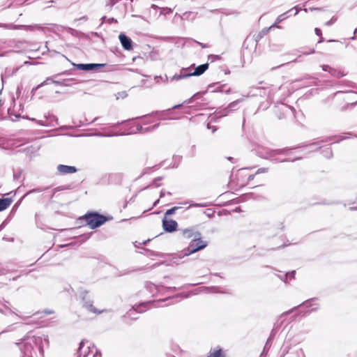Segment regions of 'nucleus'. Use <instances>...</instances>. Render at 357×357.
Segmentation results:
<instances>
[{
	"instance_id": "nucleus-17",
	"label": "nucleus",
	"mask_w": 357,
	"mask_h": 357,
	"mask_svg": "<svg viewBox=\"0 0 357 357\" xmlns=\"http://www.w3.org/2000/svg\"><path fill=\"white\" fill-rule=\"evenodd\" d=\"M183 236L185 238H195V232H193V230L192 229H185L182 231Z\"/></svg>"
},
{
	"instance_id": "nucleus-44",
	"label": "nucleus",
	"mask_w": 357,
	"mask_h": 357,
	"mask_svg": "<svg viewBox=\"0 0 357 357\" xmlns=\"http://www.w3.org/2000/svg\"><path fill=\"white\" fill-rule=\"evenodd\" d=\"M44 312L46 314H52L54 312L52 311V310H45L44 311Z\"/></svg>"
},
{
	"instance_id": "nucleus-55",
	"label": "nucleus",
	"mask_w": 357,
	"mask_h": 357,
	"mask_svg": "<svg viewBox=\"0 0 357 357\" xmlns=\"http://www.w3.org/2000/svg\"><path fill=\"white\" fill-rule=\"evenodd\" d=\"M89 356V353L86 354V351H84V357H87Z\"/></svg>"
},
{
	"instance_id": "nucleus-64",
	"label": "nucleus",
	"mask_w": 357,
	"mask_h": 357,
	"mask_svg": "<svg viewBox=\"0 0 357 357\" xmlns=\"http://www.w3.org/2000/svg\"><path fill=\"white\" fill-rule=\"evenodd\" d=\"M303 10H304L305 12H307V8H304V9H303Z\"/></svg>"
},
{
	"instance_id": "nucleus-61",
	"label": "nucleus",
	"mask_w": 357,
	"mask_h": 357,
	"mask_svg": "<svg viewBox=\"0 0 357 357\" xmlns=\"http://www.w3.org/2000/svg\"><path fill=\"white\" fill-rule=\"evenodd\" d=\"M351 40H355L356 39V36H354L353 37L351 38Z\"/></svg>"
},
{
	"instance_id": "nucleus-28",
	"label": "nucleus",
	"mask_w": 357,
	"mask_h": 357,
	"mask_svg": "<svg viewBox=\"0 0 357 357\" xmlns=\"http://www.w3.org/2000/svg\"><path fill=\"white\" fill-rule=\"evenodd\" d=\"M66 189H68V187H66V186H59V187H57L56 188L54 189V192H53V194L52 195V197L54 195V194L58 192V191H61V190H66Z\"/></svg>"
},
{
	"instance_id": "nucleus-58",
	"label": "nucleus",
	"mask_w": 357,
	"mask_h": 357,
	"mask_svg": "<svg viewBox=\"0 0 357 357\" xmlns=\"http://www.w3.org/2000/svg\"><path fill=\"white\" fill-rule=\"evenodd\" d=\"M257 40H259V39L261 38L262 37H260V35H259V34H258V36H257Z\"/></svg>"
},
{
	"instance_id": "nucleus-29",
	"label": "nucleus",
	"mask_w": 357,
	"mask_h": 357,
	"mask_svg": "<svg viewBox=\"0 0 357 357\" xmlns=\"http://www.w3.org/2000/svg\"><path fill=\"white\" fill-rule=\"evenodd\" d=\"M337 20V18L335 17H333L330 20H328V22H326L325 23V25L326 26H331L332 24H333Z\"/></svg>"
},
{
	"instance_id": "nucleus-13",
	"label": "nucleus",
	"mask_w": 357,
	"mask_h": 357,
	"mask_svg": "<svg viewBox=\"0 0 357 357\" xmlns=\"http://www.w3.org/2000/svg\"><path fill=\"white\" fill-rule=\"evenodd\" d=\"M199 96V93H195L192 98H189L188 100H185L182 104L176 105L174 107H172L171 109H168L167 110H163V111H161V112H155V114H165L166 112L170 111L171 109H178V108L181 107L185 103H187V104L191 103L192 102V100L193 98H197Z\"/></svg>"
},
{
	"instance_id": "nucleus-14",
	"label": "nucleus",
	"mask_w": 357,
	"mask_h": 357,
	"mask_svg": "<svg viewBox=\"0 0 357 357\" xmlns=\"http://www.w3.org/2000/svg\"><path fill=\"white\" fill-rule=\"evenodd\" d=\"M294 9L296 10V11L294 13L295 15L298 14L299 10H301V9H298L297 6L294 7L293 8H291V9L289 10L288 11H287L286 13H284L280 15L277 17L275 23L274 24H275V26H278L277 24H279V23L282 22L283 20H284L285 19H287L288 17L287 14L291 12Z\"/></svg>"
},
{
	"instance_id": "nucleus-22",
	"label": "nucleus",
	"mask_w": 357,
	"mask_h": 357,
	"mask_svg": "<svg viewBox=\"0 0 357 357\" xmlns=\"http://www.w3.org/2000/svg\"><path fill=\"white\" fill-rule=\"evenodd\" d=\"M181 207L180 206H174L170 209H168L166 212H165V216L166 217L167 215H172L174 214L176 211H178V209H180Z\"/></svg>"
},
{
	"instance_id": "nucleus-47",
	"label": "nucleus",
	"mask_w": 357,
	"mask_h": 357,
	"mask_svg": "<svg viewBox=\"0 0 357 357\" xmlns=\"http://www.w3.org/2000/svg\"><path fill=\"white\" fill-rule=\"evenodd\" d=\"M326 151L329 154V156L328 157H331L332 156V151L330 149H326Z\"/></svg>"
},
{
	"instance_id": "nucleus-39",
	"label": "nucleus",
	"mask_w": 357,
	"mask_h": 357,
	"mask_svg": "<svg viewBox=\"0 0 357 357\" xmlns=\"http://www.w3.org/2000/svg\"><path fill=\"white\" fill-rule=\"evenodd\" d=\"M310 10H324V8H310Z\"/></svg>"
},
{
	"instance_id": "nucleus-51",
	"label": "nucleus",
	"mask_w": 357,
	"mask_h": 357,
	"mask_svg": "<svg viewBox=\"0 0 357 357\" xmlns=\"http://www.w3.org/2000/svg\"><path fill=\"white\" fill-rule=\"evenodd\" d=\"M270 340H271V337H269V338L268 339V340H267V342H266V343L265 347H268V343H269Z\"/></svg>"
},
{
	"instance_id": "nucleus-1",
	"label": "nucleus",
	"mask_w": 357,
	"mask_h": 357,
	"mask_svg": "<svg viewBox=\"0 0 357 357\" xmlns=\"http://www.w3.org/2000/svg\"><path fill=\"white\" fill-rule=\"evenodd\" d=\"M26 357H38L37 351L43 355V339L36 336H26L17 343Z\"/></svg>"
},
{
	"instance_id": "nucleus-20",
	"label": "nucleus",
	"mask_w": 357,
	"mask_h": 357,
	"mask_svg": "<svg viewBox=\"0 0 357 357\" xmlns=\"http://www.w3.org/2000/svg\"><path fill=\"white\" fill-rule=\"evenodd\" d=\"M295 276V271H293L291 272L287 273L284 275V278H281L282 280H284L285 282H287V279L289 278L290 279L294 278Z\"/></svg>"
},
{
	"instance_id": "nucleus-12",
	"label": "nucleus",
	"mask_w": 357,
	"mask_h": 357,
	"mask_svg": "<svg viewBox=\"0 0 357 357\" xmlns=\"http://www.w3.org/2000/svg\"><path fill=\"white\" fill-rule=\"evenodd\" d=\"M189 70H190V68H183L180 71V74H175L174 76H172L170 78V80L171 81H174V80L178 81L181 79L191 77V74H188V71H189Z\"/></svg>"
},
{
	"instance_id": "nucleus-10",
	"label": "nucleus",
	"mask_w": 357,
	"mask_h": 357,
	"mask_svg": "<svg viewBox=\"0 0 357 357\" xmlns=\"http://www.w3.org/2000/svg\"><path fill=\"white\" fill-rule=\"evenodd\" d=\"M194 66L195 64L190 66L189 71H188V74H191V76H199L202 75L208 68V63H206L198 66L197 68H195V70L192 72L191 68Z\"/></svg>"
},
{
	"instance_id": "nucleus-45",
	"label": "nucleus",
	"mask_w": 357,
	"mask_h": 357,
	"mask_svg": "<svg viewBox=\"0 0 357 357\" xmlns=\"http://www.w3.org/2000/svg\"><path fill=\"white\" fill-rule=\"evenodd\" d=\"M191 149H192V156H194V155H195V145H193V146H192V148H191Z\"/></svg>"
},
{
	"instance_id": "nucleus-18",
	"label": "nucleus",
	"mask_w": 357,
	"mask_h": 357,
	"mask_svg": "<svg viewBox=\"0 0 357 357\" xmlns=\"http://www.w3.org/2000/svg\"><path fill=\"white\" fill-rule=\"evenodd\" d=\"M208 357H225L222 352V349L214 350L211 351Z\"/></svg>"
},
{
	"instance_id": "nucleus-42",
	"label": "nucleus",
	"mask_w": 357,
	"mask_h": 357,
	"mask_svg": "<svg viewBox=\"0 0 357 357\" xmlns=\"http://www.w3.org/2000/svg\"><path fill=\"white\" fill-rule=\"evenodd\" d=\"M255 174H251V175H250V176H248V180L249 181H250L253 180V179H254V178H255Z\"/></svg>"
},
{
	"instance_id": "nucleus-56",
	"label": "nucleus",
	"mask_w": 357,
	"mask_h": 357,
	"mask_svg": "<svg viewBox=\"0 0 357 357\" xmlns=\"http://www.w3.org/2000/svg\"><path fill=\"white\" fill-rule=\"evenodd\" d=\"M20 276L15 277L12 279V280H16Z\"/></svg>"
},
{
	"instance_id": "nucleus-36",
	"label": "nucleus",
	"mask_w": 357,
	"mask_h": 357,
	"mask_svg": "<svg viewBox=\"0 0 357 357\" xmlns=\"http://www.w3.org/2000/svg\"><path fill=\"white\" fill-rule=\"evenodd\" d=\"M196 43H197L199 45H200L202 48H206V47H208V45H206V44L202 43H199V42H197V41H196Z\"/></svg>"
},
{
	"instance_id": "nucleus-19",
	"label": "nucleus",
	"mask_w": 357,
	"mask_h": 357,
	"mask_svg": "<svg viewBox=\"0 0 357 357\" xmlns=\"http://www.w3.org/2000/svg\"><path fill=\"white\" fill-rule=\"evenodd\" d=\"M315 298H312V299H310V300H307L305 301H304L301 305L297 306V307H294V308H292L291 310L287 312V314H289L291 312H292L295 309H296L297 307L301 306V305H303V306H305L307 307H309L310 306H311V302L312 301H314Z\"/></svg>"
},
{
	"instance_id": "nucleus-4",
	"label": "nucleus",
	"mask_w": 357,
	"mask_h": 357,
	"mask_svg": "<svg viewBox=\"0 0 357 357\" xmlns=\"http://www.w3.org/2000/svg\"><path fill=\"white\" fill-rule=\"evenodd\" d=\"M288 149H277V150H266L264 152H259V155L264 159L271 160L275 162H289L290 160L289 159H282L280 160L277 158L275 156L279 154L286 153Z\"/></svg>"
},
{
	"instance_id": "nucleus-30",
	"label": "nucleus",
	"mask_w": 357,
	"mask_h": 357,
	"mask_svg": "<svg viewBox=\"0 0 357 357\" xmlns=\"http://www.w3.org/2000/svg\"><path fill=\"white\" fill-rule=\"evenodd\" d=\"M45 189H43V188H35V189L31 190L29 192H27V193L26 195H29V194H31L33 192H40L43 191Z\"/></svg>"
},
{
	"instance_id": "nucleus-33",
	"label": "nucleus",
	"mask_w": 357,
	"mask_h": 357,
	"mask_svg": "<svg viewBox=\"0 0 357 357\" xmlns=\"http://www.w3.org/2000/svg\"><path fill=\"white\" fill-rule=\"evenodd\" d=\"M146 288L149 289L150 290V291H153V289H156V286L153 284H148L146 285Z\"/></svg>"
},
{
	"instance_id": "nucleus-23",
	"label": "nucleus",
	"mask_w": 357,
	"mask_h": 357,
	"mask_svg": "<svg viewBox=\"0 0 357 357\" xmlns=\"http://www.w3.org/2000/svg\"><path fill=\"white\" fill-rule=\"evenodd\" d=\"M50 79V77H47L46 79V80H45L43 82H42L41 84H38L37 86L33 88L31 91V93L33 94L36 92V91L38 90L39 88L42 87L43 86H45V84H47Z\"/></svg>"
},
{
	"instance_id": "nucleus-62",
	"label": "nucleus",
	"mask_w": 357,
	"mask_h": 357,
	"mask_svg": "<svg viewBox=\"0 0 357 357\" xmlns=\"http://www.w3.org/2000/svg\"><path fill=\"white\" fill-rule=\"evenodd\" d=\"M109 21L113 22V21H116V20L114 18H111V19H109Z\"/></svg>"
},
{
	"instance_id": "nucleus-63",
	"label": "nucleus",
	"mask_w": 357,
	"mask_h": 357,
	"mask_svg": "<svg viewBox=\"0 0 357 357\" xmlns=\"http://www.w3.org/2000/svg\"><path fill=\"white\" fill-rule=\"evenodd\" d=\"M86 20V17L85 16L82 17V18H80V20Z\"/></svg>"
},
{
	"instance_id": "nucleus-46",
	"label": "nucleus",
	"mask_w": 357,
	"mask_h": 357,
	"mask_svg": "<svg viewBox=\"0 0 357 357\" xmlns=\"http://www.w3.org/2000/svg\"><path fill=\"white\" fill-rule=\"evenodd\" d=\"M137 129L139 132H142L144 130L142 126H137Z\"/></svg>"
},
{
	"instance_id": "nucleus-41",
	"label": "nucleus",
	"mask_w": 357,
	"mask_h": 357,
	"mask_svg": "<svg viewBox=\"0 0 357 357\" xmlns=\"http://www.w3.org/2000/svg\"><path fill=\"white\" fill-rule=\"evenodd\" d=\"M214 58L219 59V56L213 55V54H211V55L208 56V59H214Z\"/></svg>"
},
{
	"instance_id": "nucleus-7",
	"label": "nucleus",
	"mask_w": 357,
	"mask_h": 357,
	"mask_svg": "<svg viewBox=\"0 0 357 357\" xmlns=\"http://www.w3.org/2000/svg\"><path fill=\"white\" fill-rule=\"evenodd\" d=\"M77 69L81 70H98L105 66V63H73Z\"/></svg>"
},
{
	"instance_id": "nucleus-3",
	"label": "nucleus",
	"mask_w": 357,
	"mask_h": 357,
	"mask_svg": "<svg viewBox=\"0 0 357 357\" xmlns=\"http://www.w3.org/2000/svg\"><path fill=\"white\" fill-rule=\"evenodd\" d=\"M87 225L91 229H96L107 221V218L103 215L98 213H89L86 214L83 218Z\"/></svg>"
},
{
	"instance_id": "nucleus-43",
	"label": "nucleus",
	"mask_w": 357,
	"mask_h": 357,
	"mask_svg": "<svg viewBox=\"0 0 357 357\" xmlns=\"http://www.w3.org/2000/svg\"><path fill=\"white\" fill-rule=\"evenodd\" d=\"M151 9L156 10V9H159L160 8H159L158 6L155 5V4H153V5L151 6Z\"/></svg>"
},
{
	"instance_id": "nucleus-49",
	"label": "nucleus",
	"mask_w": 357,
	"mask_h": 357,
	"mask_svg": "<svg viewBox=\"0 0 357 357\" xmlns=\"http://www.w3.org/2000/svg\"><path fill=\"white\" fill-rule=\"evenodd\" d=\"M165 192L164 190H162V191L160 192V197H164V196H165Z\"/></svg>"
},
{
	"instance_id": "nucleus-27",
	"label": "nucleus",
	"mask_w": 357,
	"mask_h": 357,
	"mask_svg": "<svg viewBox=\"0 0 357 357\" xmlns=\"http://www.w3.org/2000/svg\"><path fill=\"white\" fill-rule=\"evenodd\" d=\"M329 73L333 75V76H335V77H342L344 75L343 74H340L339 72H337L336 70L333 69V68H331V70H329Z\"/></svg>"
},
{
	"instance_id": "nucleus-52",
	"label": "nucleus",
	"mask_w": 357,
	"mask_h": 357,
	"mask_svg": "<svg viewBox=\"0 0 357 357\" xmlns=\"http://www.w3.org/2000/svg\"><path fill=\"white\" fill-rule=\"evenodd\" d=\"M270 340H271V337H269V338L268 339V340H267V342H266V343L265 347H268V343H269Z\"/></svg>"
},
{
	"instance_id": "nucleus-37",
	"label": "nucleus",
	"mask_w": 357,
	"mask_h": 357,
	"mask_svg": "<svg viewBox=\"0 0 357 357\" xmlns=\"http://www.w3.org/2000/svg\"><path fill=\"white\" fill-rule=\"evenodd\" d=\"M204 205L201 204H191L188 208L191 207V206H195V207H200V206H203Z\"/></svg>"
},
{
	"instance_id": "nucleus-50",
	"label": "nucleus",
	"mask_w": 357,
	"mask_h": 357,
	"mask_svg": "<svg viewBox=\"0 0 357 357\" xmlns=\"http://www.w3.org/2000/svg\"><path fill=\"white\" fill-rule=\"evenodd\" d=\"M49 81H51L52 82L55 83V84H59V81L52 80L51 78H50V79Z\"/></svg>"
},
{
	"instance_id": "nucleus-34",
	"label": "nucleus",
	"mask_w": 357,
	"mask_h": 357,
	"mask_svg": "<svg viewBox=\"0 0 357 357\" xmlns=\"http://www.w3.org/2000/svg\"><path fill=\"white\" fill-rule=\"evenodd\" d=\"M322 70L324 71H328L329 73V70H331V67H330L328 65H322L321 66Z\"/></svg>"
},
{
	"instance_id": "nucleus-60",
	"label": "nucleus",
	"mask_w": 357,
	"mask_h": 357,
	"mask_svg": "<svg viewBox=\"0 0 357 357\" xmlns=\"http://www.w3.org/2000/svg\"><path fill=\"white\" fill-rule=\"evenodd\" d=\"M233 159H234V158H231V157L228 158V160H230V161H231Z\"/></svg>"
},
{
	"instance_id": "nucleus-54",
	"label": "nucleus",
	"mask_w": 357,
	"mask_h": 357,
	"mask_svg": "<svg viewBox=\"0 0 357 357\" xmlns=\"http://www.w3.org/2000/svg\"><path fill=\"white\" fill-rule=\"evenodd\" d=\"M159 202V199L156 200L154 204H153V206H156L158 204V203Z\"/></svg>"
},
{
	"instance_id": "nucleus-25",
	"label": "nucleus",
	"mask_w": 357,
	"mask_h": 357,
	"mask_svg": "<svg viewBox=\"0 0 357 357\" xmlns=\"http://www.w3.org/2000/svg\"><path fill=\"white\" fill-rule=\"evenodd\" d=\"M252 196H253L252 193L243 195L239 197L240 202H244V201L247 200L248 199L252 198Z\"/></svg>"
},
{
	"instance_id": "nucleus-53",
	"label": "nucleus",
	"mask_w": 357,
	"mask_h": 357,
	"mask_svg": "<svg viewBox=\"0 0 357 357\" xmlns=\"http://www.w3.org/2000/svg\"><path fill=\"white\" fill-rule=\"evenodd\" d=\"M158 126H159V123L155 124V125H154V126L151 128V129H155V128H157Z\"/></svg>"
},
{
	"instance_id": "nucleus-48",
	"label": "nucleus",
	"mask_w": 357,
	"mask_h": 357,
	"mask_svg": "<svg viewBox=\"0 0 357 357\" xmlns=\"http://www.w3.org/2000/svg\"><path fill=\"white\" fill-rule=\"evenodd\" d=\"M98 354L100 356V353L96 349V353L93 354V357H96Z\"/></svg>"
},
{
	"instance_id": "nucleus-15",
	"label": "nucleus",
	"mask_w": 357,
	"mask_h": 357,
	"mask_svg": "<svg viewBox=\"0 0 357 357\" xmlns=\"http://www.w3.org/2000/svg\"><path fill=\"white\" fill-rule=\"evenodd\" d=\"M242 101V99L236 100L232 102H231L227 107L225 108L222 112H219L218 114H219V117L225 116L228 114V113L230 112L231 109L233 107H235L240 102Z\"/></svg>"
},
{
	"instance_id": "nucleus-21",
	"label": "nucleus",
	"mask_w": 357,
	"mask_h": 357,
	"mask_svg": "<svg viewBox=\"0 0 357 357\" xmlns=\"http://www.w3.org/2000/svg\"><path fill=\"white\" fill-rule=\"evenodd\" d=\"M273 27H276L278 29H280V26H275V24H273L268 29H264L259 34L260 35V37H263L264 35H266L270 29H271Z\"/></svg>"
},
{
	"instance_id": "nucleus-59",
	"label": "nucleus",
	"mask_w": 357,
	"mask_h": 357,
	"mask_svg": "<svg viewBox=\"0 0 357 357\" xmlns=\"http://www.w3.org/2000/svg\"><path fill=\"white\" fill-rule=\"evenodd\" d=\"M301 158H296V159H294V160H292L291 161H292V162H294V161H295V160H299V159H301Z\"/></svg>"
},
{
	"instance_id": "nucleus-9",
	"label": "nucleus",
	"mask_w": 357,
	"mask_h": 357,
	"mask_svg": "<svg viewBox=\"0 0 357 357\" xmlns=\"http://www.w3.org/2000/svg\"><path fill=\"white\" fill-rule=\"evenodd\" d=\"M119 38L124 50H130L132 49V41L128 36L124 33H120Z\"/></svg>"
},
{
	"instance_id": "nucleus-16",
	"label": "nucleus",
	"mask_w": 357,
	"mask_h": 357,
	"mask_svg": "<svg viewBox=\"0 0 357 357\" xmlns=\"http://www.w3.org/2000/svg\"><path fill=\"white\" fill-rule=\"evenodd\" d=\"M13 202L11 198H1L0 199V211L6 209Z\"/></svg>"
},
{
	"instance_id": "nucleus-5",
	"label": "nucleus",
	"mask_w": 357,
	"mask_h": 357,
	"mask_svg": "<svg viewBox=\"0 0 357 357\" xmlns=\"http://www.w3.org/2000/svg\"><path fill=\"white\" fill-rule=\"evenodd\" d=\"M178 297L188 298V295L184 294H180L174 297H169L165 299L142 303L139 304L138 305H137L136 307H133L132 308H133V310H135L137 312H143L144 311H145V310H143L142 307H146L148 305L153 304V305H154L155 307H159V305H158L157 303H161V302H165V301H171V300L174 301Z\"/></svg>"
},
{
	"instance_id": "nucleus-57",
	"label": "nucleus",
	"mask_w": 357,
	"mask_h": 357,
	"mask_svg": "<svg viewBox=\"0 0 357 357\" xmlns=\"http://www.w3.org/2000/svg\"><path fill=\"white\" fill-rule=\"evenodd\" d=\"M356 33H357V28L355 29V30L354 31V34L355 35V34H356Z\"/></svg>"
},
{
	"instance_id": "nucleus-31",
	"label": "nucleus",
	"mask_w": 357,
	"mask_h": 357,
	"mask_svg": "<svg viewBox=\"0 0 357 357\" xmlns=\"http://www.w3.org/2000/svg\"><path fill=\"white\" fill-rule=\"evenodd\" d=\"M84 341H82L81 343L79 344V349H78V354L79 355V356L82 354V349L84 348Z\"/></svg>"
},
{
	"instance_id": "nucleus-35",
	"label": "nucleus",
	"mask_w": 357,
	"mask_h": 357,
	"mask_svg": "<svg viewBox=\"0 0 357 357\" xmlns=\"http://www.w3.org/2000/svg\"><path fill=\"white\" fill-rule=\"evenodd\" d=\"M314 31H315L316 35H317V36H321V29H319V28H316V29H315V30H314Z\"/></svg>"
},
{
	"instance_id": "nucleus-11",
	"label": "nucleus",
	"mask_w": 357,
	"mask_h": 357,
	"mask_svg": "<svg viewBox=\"0 0 357 357\" xmlns=\"http://www.w3.org/2000/svg\"><path fill=\"white\" fill-rule=\"evenodd\" d=\"M57 170L61 174H73L77 171L75 167L65 165H59L57 166Z\"/></svg>"
},
{
	"instance_id": "nucleus-8",
	"label": "nucleus",
	"mask_w": 357,
	"mask_h": 357,
	"mask_svg": "<svg viewBox=\"0 0 357 357\" xmlns=\"http://www.w3.org/2000/svg\"><path fill=\"white\" fill-rule=\"evenodd\" d=\"M87 294V291H84L82 293V300L84 301L83 306L85 307L88 311L94 313V314H100L103 312V310H98L97 308H96L93 305V301L90 300L86 299V296Z\"/></svg>"
},
{
	"instance_id": "nucleus-6",
	"label": "nucleus",
	"mask_w": 357,
	"mask_h": 357,
	"mask_svg": "<svg viewBox=\"0 0 357 357\" xmlns=\"http://www.w3.org/2000/svg\"><path fill=\"white\" fill-rule=\"evenodd\" d=\"M178 223L172 219H167L165 217L162 219V228L166 232L172 233L176 231Z\"/></svg>"
},
{
	"instance_id": "nucleus-24",
	"label": "nucleus",
	"mask_w": 357,
	"mask_h": 357,
	"mask_svg": "<svg viewBox=\"0 0 357 357\" xmlns=\"http://www.w3.org/2000/svg\"><path fill=\"white\" fill-rule=\"evenodd\" d=\"M168 79H169V78L166 75L164 77H162V76H155V80L157 83H158L160 82V80L163 82H167L168 81Z\"/></svg>"
},
{
	"instance_id": "nucleus-40",
	"label": "nucleus",
	"mask_w": 357,
	"mask_h": 357,
	"mask_svg": "<svg viewBox=\"0 0 357 357\" xmlns=\"http://www.w3.org/2000/svg\"><path fill=\"white\" fill-rule=\"evenodd\" d=\"M117 1L118 0H109V2L108 3L110 4L111 6H113Z\"/></svg>"
},
{
	"instance_id": "nucleus-32",
	"label": "nucleus",
	"mask_w": 357,
	"mask_h": 357,
	"mask_svg": "<svg viewBox=\"0 0 357 357\" xmlns=\"http://www.w3.org/2000/svg\"><path fill=\"white\" fill-rule=\"evenodd\" d=\"M268 172V168L262 167L257 169L255 174H261V173H265Z\"/></svg>"
},
{
	"instance_id": "nucleus-26",
	"label": "nucleus",
	"mask_w": 357,
	"mask_h": 357,
	"mask_svg": "<svg viewBox=\"0 0 357 357\" xmlns=\"http://www.w3.org/2000/svg\"><path fill=\"white\" fill-rule=\"evenodd\" d=\"M161 9V11L160 13V15H167L168 13H171L172 12V10L171 8H160Z\"/></svg>"
},
{
	"instance_id": "nucleus-38",
	"label": "nucleus",
	"mask_w": 357,
	"mask_h": 357,
	"mask_svg": "<svg viewBox=\"0 0 357 357\" xmlns=\"http://www.w3.org/2000/svg\"><path fill=\"white\" fill-rule=\"evenodd\" d=\"M207 128H208V129H211L212 130V132H214L216 130V128L215 127H214V126L211 127V126H210L209 124H208Z\"/></svg>"
},
{
	"instance_id": "nucleus-2",
	"label": "nucleus",
	"mask_w": 357,
	"mask_h": 357,
	"mask_svg": "<svg viewBox=\"0 0 357 357\" xmlns=\"http://www.w3.org/2000/svg\"><path fill=\"white\" fill-rule=\"evenodd\" d=\"M200 235L199 232H195V238L190 242L188 247L183 250V256H188L206 247L207 243L201 240Z\"/></svg>"
}]
</instances>
